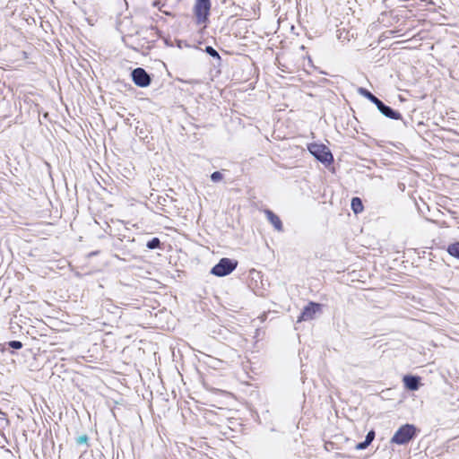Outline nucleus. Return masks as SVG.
<instances>
[{"instance_id": "nucleus-9", "label": "nucleus", "mask_w": 459, "mask_h": 459, "mask_svg": "<svg viewBox=\"0 0 459 459\" xmlns=\"http://www.w3.org/2000/svg\"><path fill=\"white\" fill-rule=\"evenodd\" d=\"M379 109V111L385 115V117H390V118H393V119H398L400 118V115L394 111L392 108H390L389 107L384 105L382 102L381 104L378 106L377 108Z\"/></svg>"}, {"instance_id": "nucleus-14", "label": "nucleus", "mask_w": 459, "mask_h": 459, "mask_svg": "<svg viewBox=\"0 0 459 459\" xmlns=\"http://www.w3.org/2000/svg\"><path fill=\"white\" fill-rule=\"evenodd\" d=\"M205 51L212 56L220 58L218 52L212 47H207Z\"/></svg>"}, {"instance_id": "nucleus-7", "label": "nucleus", "mask_w": 459, "mask_h": 459, "mask_svg": "<svg viewBox=\"0 0 459 459\" xmlns=\"http://www.w3.org/2000/svg\"><path fill=\"white\" fill-rule=\"evenodd\" d=\"M403 382L404 386L411 391H416L420 386V377L406 375L403 377Z\"/></svg>"}, {"instance_id": "nucleus-2", "label": "nucleus", "mask_w": 459, "mask_h": 459, "mask_svg": "<svg viewBox=\"0 0 459 459\" xmlns=\"http://www.w3.org/2000/svg\"><path fill=\"white\" fill-rule=\"evenodd\" d=\"M310 153L323 163L330 164L333 161V155L329 149L319 143H311L308 146Z\"/></svg>"}, {"instance_id": "nucleus-1", "label": "nucleus", "mask_w": 459, "mask_h": 459, "mask_svg": "<svg viewBox=\"0 0 459 459\" xmlns=\"http://www.w3.org/2000/svg\"><path fill=\"white\" fill-rule=\"evenodd\" d=\"M238 265V262L230 258H221L220 262L214 265L211 273L218 277H223L232 273Z\"/></svg>"}, {"instance_id": "nucleus-3", "label": "nucleus", "mask_w": 459, "mask_h": 459, "mask_svg": "<svg viewBox=\"0 0 459 459\" xmlns=\"http://www.w3.org/2000/svg\"><path fill=\"white\" fill-rule=\"evenodd\" d=\"M415 434V428L412 425L406 424L402 426L393 436L391 442L403 445L409 442Z\"/></svg>"}, {"instance_id": "nucleus-11", "label": "nucleus", "mask_w": 459, "mask_h": 459, "mask_svg": "<svg viewBox=\"0 0 459 459\" xmlns=\"http://www.w3.org/2000/svg\"><path fill=\"white\" fill-rule=\"evenodd\" d=\"M446 250L450 255L459 259V242L450 244Z\"/></svg>"}, {"instance_id": "nucleus-15", "label": "nucleus", "mask_w": 459, "mask_h": 459, "mask_svg": "<svg viewBox=\"0 0 459 459\" xmlns=\"http://www.w3.org/2000/svg\"><path fill=\"white\" fill-rule=\"evenodd\" d=\"M9 346L13 349H21L22 347V344L19 341H12L9 342Z\"/></svg>"}, {"instance_id": "nucleus-10", "label": "nucleus", "mask_w": 459, "mask_h": 459, "mask_svg": "<svg viewBox=\"0 0 459 459\" xmlns=\"http://www.w3.org/2000/svg\"><path fill=\"white\" fill-rule=\"evenodd\" d=\"M375 437V432L373 430L369 431L366 437V439L362 443H359L356 446L357 450H363L365 449L374 439Z\"/></svg>"}, {"instance_id": "nucleus-13", "label": "nucleus", "mask_w": 459, "mask_h": 459, "mask_svg": "<svg viewBox=\"0 0 459 459\" xmlns=\"http://www.w3.org/2000/svg\"><path fill=\"white\" fill-rule=\"evenodd\" d=\"M360 92L362 95H364L367 99H368L371 102L378 106L381 104L382 101H380L376 96H374L372 93L368 91L367 90L360 89Z\"/></svg>"}, {"instance_id": "nucleus-5", "label": "nucleus", "mask_w": 459, "mask_h": 459, "mask_svg": "<svg viewBox=\"0 0 459 459\" xmlns=\"http://www.w3.org/2000/svg\"><path fill=\"white\" fill-rule=\"evenodd\" d=\"M132 79L134 82L142 88L147 87L151 83L149 74L143 68H136L132 72Z\"/></svg>"}, {"instance_id": "nucleus-16", "label": "nucleus", "mask_w": 459, "mask_h": 459, "mask_svg": "<svg viewBox=\"0 0 459 459\" xmlns=\"http://www.w3.org/2000/svg\"><path fill=\"white\" fill-rule=\"evenodd\" d=\"M160 241L158 238H153L151 242L148 243V247L155 248L158 247Z\"/></svg>"}, {"instance_id": "nucleus-18", "label": "nucleus", "mask_w": 459, "mask_h": 459, "mask_svg": "<svg viewBox=\"0 0 459 459\" xmlns=\"http://www.w3.org/2000/svg\"><path fill=\"white\" fill-rule=\"evenodd\" d=\"M221 178V174L219 172H214L212 174V179L216 181Z\"/></svg>"}, {"instance_id": "nucleus-6", "label": "nucleus", "mask_w": 459, "mask_h": 459, "mask_svg": "<svg viewBox=\"0 0 459 459\" xmlns=\"http://www.w3.org/2000/svg\"><path fill=\"white\" fill-rule=\"evenodd\" d=\"M319 311H320V306L318 304L310 303L308 306H307L304 308V310L298 321L311 320L314 318L316 314H317Z\"/></svg>"}, {"instance_id": "nucleus-17", "label": "nucleus", "mask_w": 459, "mask_h": 459, "mask_svg": "<svg viewBox=\"0 0 459 459\" xmlns=\"http://www.w3.org/2000/svg\"><path fill=\"white\" fill-rule=\"evenodd\" d=\"M87 441H88V437H87V436H85V435L80 436V437H78V439H77V442H78L79 444H85V443H87Z\"/></svg>"}, {"instance_id": "nucleus-12", "label": "nucleus", "mask_w": 459, "mask_h": 459, "mask_svg": "<svg viewBox=\"0 0 459 459\" xmlns=\"http://www.w3.org/2000/svg\"><path fill=\"white\" fill-rule=\"evenodd\" d=\"M351 209L353 210V212L355 213H359V212H362L363 205H362V203H361L359 198H358V197L352 198V200H351Z\"/></svg>"}, {"instance_id": "nucleus-4", "label": "nucleus", "mask_w": 459, "mask_h": 459, "mask_svg": "<svg viewBox=\"0 0 459 459\" xmlns=\"http://www.w3.org/2000/svg\"><path fill=\"white\" fill-rule=\"evenodd\" d=\"M211 8L210 0H196L195 4V14L199 24L207 21Z\"/></svg>"}, {"instance_id": "nucleus-8", "label": "nucleus", "mask_w": 459, "mask_h": 459, "mask_svg": "<svg viewBox=\"0 0 459 459\" xmlns=\"http://www.w3.org/2000/svg\"><path fill=\"white\" fill-rule=\"evenodd\" d=\"M266 218L268 221L273 224V226L275 228L276 230L281 231L282 230V224L280 220V218L274 214L273 212L266 210L264 212Z\"/></svg>"}]
</instances>
